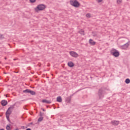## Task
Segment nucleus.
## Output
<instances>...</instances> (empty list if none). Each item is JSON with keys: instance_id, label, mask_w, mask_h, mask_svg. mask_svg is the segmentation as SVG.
<instances>
[{"instance_id": "nucleus-1", "label": "nucleus", "mask_w": 130, "mask_h": 130, "mask_svg": "<svg viewBox=\"0 0 130 130\" xmlns=\"http://www.w3.org/2000/svg\"><path fill=\"white\" fill-rule=\"evenodd\" d=\"M70 3V5L75 7V8H79L80 7V3L77 0H71Z\"/></svg>"}, {"instance_id": "nucleus-2", "label": "nucleus", "mask_w": 130, "mask_h": 130, "mask_svg": "<svg viewBox=\"0 0 130 130\" xmlns=\"http://www.w3.org/2000/svg\"><path fill=\"white\" fill-rule=\"evenodd\" d=\"M46 8L45 5L40 4L37 6V8L35 9L36 12H38V11H43Z\"/></svg>"}, {"instance_id": "nucleus-3", "label": "nucleus", "mask_w": 130, "mask_h": 130, "mask_svg": "<svg viewBox=\"0 0 130 130\" xmlns=\"http://www.w3.org/2000/svg\"><path fill=\"white\" fill-rule=\"evenodd\" d=\"M110 52L111 54H112V55H113V56H115V57H118V56H119V52H118L115 49H112L111 50Z\"/></svg>"}, {"instance_id": "nucleus-4", "label": "nucleus", "mask_w": 130, "mask_h": 130, "mask_svg": "<svg viewBox=\"0 0 130 130\" xmlns=\"http://www.w3.org/2000/svg\"><path fill=\"white\" fill-rule=\"evenodd\" d=\"M15 105H13V106L10 107L7 111L6 112V114H7L8 115H11V114H12V112H13V109H14V108H15L14 107Z\"/></svg>"}, {"instance_id": "nucleus-5", "label": "nucleus", "mask_w": 130, "mask_h": 130, "mask_svg": "<svg viewBox=\"0 0 130 130\" xmlns=\"http://www.w3.org/2000/svg\"><path fill=\"white\" fill-rule=\"evenodd\" d=\"M23 93H27V94H30V95H36V92L33 90H31L29 89H26L25 90H23Z\"/></svg>"}, {"instance_id": "nucleus-6", "label": "nucleus", "mask_w": 130, "mask_h": 130, "mask_svg": "<svg viewBox=\"0 0 130 130\" xmlns=\"http://www.w3.org/2000/svg\"><path fill=\"white\" fill-rule=\"evenodd\" d=\"M98 96L99 97V99H103V98H104V94L103 93V90L102 88H100L99 90Z\"/></svg>"}, {"instance_id": "nucleus-7", "label": "nucleus", "mask_w": 130, "mask_h": 130, "mask_svg": "<svg viewBox=\"0 0 130 130\" xmlns=\"http://www.w3.org/2000/svg\"><path fill=\"white\" fill-rule=\"evenodd\" d=\"M69 53L70 55H71V56H72L73 57L77 58L78 57V56H79V54L75 51H70L69 52Z\"/></svg>"}, {"instance_id": "nucleus-8", "label": "nucleus", "mask_w": 130, "mask_h": 130, "mask_svg": "<svg viewBox=\"0 0 130 130\" xmlns=\"http://www.w3.org/2000/svg\"><path fill=\"white\" fill-rule=\"evenodd\" d=\"M119 121L112 120L111 121V123L112 125L117 126L119 124Z\"/></svg>"}, {"instance_id": "nucleus-9", "label": "nucleus", "mask_w": 130, "mask_h": 130, "mask_svg": "<svg viewBox=\"0 0 130 130\" xmlns=\"http://www.w3.org/2000/svg\"><path fill=\"white\" fill-rule=\"evenodd\" d=\"M1 104L2 106H6L8 105V101L5 100H3L1 101Z\"/></svg>"}, {"instance_id": "nucleus-10", "label": "nucleus", "mask_w": 130, "mask_h": 130, "mask_svg": "<svg viewBox=\"0 0 130 130\" xmlns=\"http://www.w3.org/2000/svg\"><path fill=\"white\" fill-rule=\"evenodd\" d=\"M129 44H128V43L125 44L123 46H121L122 49H127V48L128 47Z\"/></svg>"}, {"instance_id": "nucleus-11", "label": "nucleus", "mask_w": 130, "mask_h": 130, "mask_svg": "<svg viewBox=\"0 0 130 130\" xmlns=\"http://www.w3.org/2000/svg\"><path fill=\"white\" fill-rule=\"evenodd\" d=\"M42 102H43V103H46L47 104H50V103H51V101H48L47 100H43L42 101Z\"/></svg>"}, {"instance_id": "nucleus-12", "label": "nucleus", "mask_w": 130, "mask_h": 130, "mask_svg": "<svg viewBox=\"0 0 130 130\" xmlns=\"http://www.w3.org/2000/svg\"><path fill=\"white\" fill-rule=\"evenodd\" d=\"M68 65L70 67V68H73V67L74 66V62L70 61L68 62Z\"/></svg>"}, {"instance_id": "nucleus-13", "label": "nucleus", "mask_w": 130, "mask_h": 130, "mask_svg": "<svg viewBox=\"0 0 130 130\" xmlns=\"http://www.w3.org/2000/svg\"><path fill=\"white\" fill-rule=\"evenodd\" d=\"M89 43L91 45H95V44H96V42H94V41H93V40H92V39L89 40Z\"/></svg>"}, {"instance_id": "nucleus-14", "label": "nucleus", "mask_w": 130, "mask_h": 130, "mask_svg": "<svg viewBox=\"0 0 130 130\" xmlns=\"http://www.w3.org/2000/svg\"><path fill=\"white\" fill-rule=\"evenodd\" d=\"M71 96H69L66 99V102H67L68 103H71Z\"/></svg>"}, {"instance_id": "nucleus-15", "label": "nucleus", "mask_w": 130, "mask_h": 130, "mask_svg": "<svg viewBox=\"0 0 130 130\" xmlns=\"http://www.w3.org/2000/svg\"><path fill=\"white\" fill-rule=\"evenodd\" d=\"M57 102H61V101H62V99H61V97L58 96L57 98Z\"/></svg>"}, {"instance_id": "nucleus-16", "label": "nucleus", "mask_w": 130, "mask_h": 130, "mask_svg": "<svg viewBox=\"0 0 130 130\" xmlns=\"http://www.w3.org/2000/svg\"><path fill=\"white\" fill-rule=\"evenodd\" d=\"M79 33H80L81 35H85L84 31L83 30V29H81L79 31Z\"/></svg>"}, {"instance_id": "nucleus-17", "label": "nucleus", "mask_w": 130, "mask_h": 130, "mask_svg": "<svg viewBox=\"0 0 130 130\" xmlns=\"http://www.w3.org/2000/svg\"><path fill=\"white\" fill-rule=\"evenodd\" d=\"M125 82L126 84H129V83H130L129 79H128V78L126 79Z\"/></svg>"}, {"instance_id": "nucleus-18", "label": "nucleus", "mask_w": 130, "mask_h": 130, "mask_svg": "<svg viewBox=\"0 0 130 130\" xmlns=\"http://www.w3.org/2000/svg\"><path fill=\"white\" fill-rule=\"evenodd\" d=\"M42 120H43V117H40L38 119V121H39V122H41V121H42Z\"/></svg>"}, {"instance_id": "nucleus-19", "label": "nucleus", "mask_w": 130, "mask_h": 130, "mask_svg": "<svg viewBox=\"0 0 130 130\" xmlns=\"http://www.w3.org/2000/svg\"><path fill=\"white\" fill-rule=\"evenodd\" d=\"M122 3V0H117V4L119 5Z\"/></svg>"}, {"instance_id": "nucleus-20", "label": "nucleus", "mask_w": 130, "mask_h": 130, "mask_svg": "<svg viewBox=\"0 0 130 130\" xmlns=\"http://www.w3.org/2000/svg\"><path fill=\"white\" fill-rule=\"evenodd\" d=\"M6 116L8 121H10V115L6 114Z\"/></svg>"}, {"instance_id": "nucleus-21", "label": "nucleus", "mask_w": 130, "mask_h": 130, "mask_svg": "<svg viewBox=\"0 0 130 130\" xmlns=\"http://www.w3.org/2000/svg\"><path fill=\"white\" fill-rule=\"evenodd\" d=\"M6 129L7 130H11V126L10 125H7L6 126Z\"/></svg>"}, {"instance_id": "nucleus-22", "label": "nucleus", "mask_w": 130, "mask_h": 130, "mask_svg": "<svg viewBox=\"0 0 130 130\" xmlns=\"http://www.w3.org/2000/svg\"><path fill=\"white\" fill-rule=\"evenodd\" d=\"M4 38H5L4 35L0 34V39H4Z\"/></svg>"}, {"instance_id": "nucleus-23", "label": "nucleus", "mask_w": 130, "mask_h": 130, "mask_svg": "<svg viewBox=\"0 0 130 130\" xmlns=\"http://www.w3.org/2000/svg\"><path fill=\"white\" fill-rule=\"evenodd\" d=\"M87 18H90L91 17V14L89 13H88L86 14Z\"/></svg>"}, {"instance_id": "nucleus-24", "label": "nucleus", "mask_w": 130, "mask_h": 130, "mask_svg": "<svg viewBox=\"0 0 130 130\" xmlns=\"http://www.w3.org/2000/svg\"><path fill=\"white\" fill-rule=\"evenodd\" d=\"M30 3H31L32 4L35 3V2H36V0H29Z\"/></svg>"}, {"instance_id": "nucleus-25", "label": "nucleus", "mask_w": 130, "mask_h": 130, "mask_svg": "<svg viewBox=\"0 0 130 130\" xmlns=\"http://www.w3.org/2000/svg\"><path fill=\"white\" fill-rule=\"evenodd\" d=\"M44 114V113L40 112V116L42 117V116H43Z\"/></svg>"}, {"instance_id": "nucleus-26", "label": "nucleus", "mask_w": 130, "mask_h": 130, "mask_svg": "<svg viewBox=\"0 0 130 130\" xmlns=\"http://www.w3.org/2000/svg\"><path fill=\"white\" fill-rule=\"evenodd\" d=\"M103 0H98V3H101Z\"/></svg>"}, {"instance_id": "nucleus-27", "label": "nucleus", "mask_w": 130, "mask_h": 130, "mask_svg": "<svg viewBox=\"0 0 130 130\" xmlns=\"http://www.w3.org/2000/svg\"><path fill=\"white\" fill-rule=\"evenodd\" d=\"M21 128H23L24 129L25 128V126H21Z\"/></svg>"}, {"instance_id": "nucleus-28", "label": "nucleus", "mask_w": 130, "mask_h": 130, "mask_svg": "<svg viewBox=\"0 0 130 130\" xmlns=\"http://www.w3.org/2000/svg\"><path fill=\"white\" fill-rule=\"evenodd\" d=\"M26 130H31V128H27Z\"/></svg>"}, {"instance_id": "nucleus-29", "label": "nucleus", "mask_w": 130, "mask_h": 130, "mask_svg": "<svg viewBox=\"0 0 130 130\" xmlns=\"http://www.w3.org/2000/svg\"><path fill=\"white\" fill-rule=\"evenodd\" d=\"M43 111H45V110L44 109H42Z\"/></svg>"}, {"instance_id": "nucleus-30", "label": "nucleus", "mask_w": 130, "mask_h": 130, "mask_svg": "<svg viewBox=\"0 0 130 130\" xmlns=\"http://www.w3.org/2000/svg\"><path fill=\"white\" fill-rule=\"evenodd\" d=\"M29 124H33V122H30Z\"/></svg>"}, {"instance_id": "nucleus-31", "label": "nucleus", "mask_w": 130, "mask_h": 130, "mask_svg": "<svg viewBox=\"0 0 130 130\" xmlns=\"http://www.w3.org/2000/svg\"><path fill=\"white\" fill-rule=\"evenodd\" d=\"M0 130H5L4 128L0 129Z\"/></svg>"}, {"instance_id": "nucleus-32", "label": "nucleus", "mask_w": 130, "mask_h": 130, "mask_svg": "<svg viewBox=\"0 0 130 130\" xmlns=\"http://www.w3.org/2000/svg\"><path fill=\"white\" fill-rule=\"evenodd\" d=\"M93 36L95 37L96 36V35H94Z\"/></svg>"}, {"instance_id": "nucleus-33", "label": "nucleus", "mask_w": 130, "mask_h": 130, "mask_svg": "<svg viewBox=\"0 0 130 130\" xmlns=\"http://www.w3.org/2000/svg\"><path fill=\"white\" fill-rule=\"evenodd\" d=\"M15 130H19V128H16Z\"/></svg>"}, {"instance_id": "nucleus-34", "label": "nucleus", "mask_w": 130, "mask_h": 130, "mask_svg": "<svg viewBox=\"0 0 130 130\" xmlns=\"http://www.w3.org/2000/svg\"><path fill=\"white\" fill-rule=\"evenodd\" d=\"M5 59H7V57H5Z\"/></svg>"}, {"instance_id": "nucleus-35", "label": "nucleus", "mask_w": 130, "mask_h": 130, "mask_svg": "<svg viewBox=\"0 0 130 130\" xmlns=\"http://www.w3.org/2000/svg\"><path fill=\"white\" fill-rule=\"evenodd\" d=\"M14 60H16V59H14Z\"/></svg>"}]
</instances>
